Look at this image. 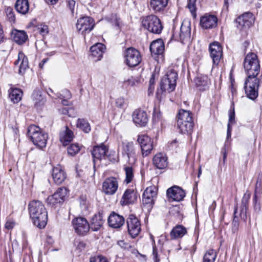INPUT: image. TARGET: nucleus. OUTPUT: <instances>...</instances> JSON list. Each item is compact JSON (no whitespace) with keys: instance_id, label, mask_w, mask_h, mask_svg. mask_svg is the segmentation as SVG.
I'll use <instances>...</instances> for the list:
<instances>
[{"instance_id":"obj_13","label":"nucleus","mask_w":262,"mask_h":262,"mask_svg":"<svg viewBox=\"0 0 262 262\" xmlns=\"http://www.w3.org/2000/svg\"><path fill=\"white\" fill-rule=\"evenodd\" d=\"M157 189L155 187H147L144 191L142 195L143 204L146 205L147 208H151L155 203L157 196Z\"/></svg>"},{"instance_id":"obj_29","label":"nucleus","mask_w":262,"mask_h":262,"mask_svg":"<svg viewBox=\"0 0 262 262\" xmlns=\"http://www.w3.org/2000/svg\"><path fill=\"white\" fill-rule=\"evenodd\" d=\"M136 199V193L134 190L132 189H127L125 190L122 197L121 203L122 205L133 204L135 202Z\"/></svg>"},{"instance_id":"obj_64","label":"nucleus","mask_w":262,"mask_h":262,"mask_svg":"<svg viewBox=\"0 0 262 262\" xmlns=\"http://www.w3.org/2000/svg\"><path fill=\"white\" fill-rule=\"evenodd\" d=\"M126 82L128 83V84H130V85L133 86L135 84V81L133 78L129 79Z\"/></svg>"},{"instance_id":"obj_31","label":"nucleus","mask_w":262,"mask_h":262,"mask_svg":"<svg viewBox=\"0 0 262 262\" xmlns=\"http://www.w3.org/2000/svg\"><path fill=\"white\" fill-rule=\"evenodd\" d=\"M193 125V121L182 122L181 120L177 121V126L180 129V132L183 134L190 135L192 132Z\"/></svg>"},{"instance_id":"obj_60","label":"nucleus","mask_w":262,"mask_h":262,"mask_svg":"<svg viewBox=\"0 0 262 262\" xmlns=\"http://www.w3.org/2000/svg\"><path fill=\"white\" fill-rule=\"evenodd\" d=\"M154 89H155L154 85H149L148 90V94L149 95L150 94L152 93V92L154 91Z\"/></svg>"},{"instance_id":"obj_2","label":"nucleus","mask_w":262,"mask_h":262,"mask_svg":"<svg viewBox=\"0 0 262 262\" xmlns=\"http://www.w3.org/2000/svg\"><path fill=\"white\" fill-rule=\"evenodd\" d=\"M244 67L247 78L256 77L260 71L259 61L257 55L252 52L247 54L244 59Z\"/></svg>"},{"instance_id":"obj_46","label":"nucleus","mask_w":262,"mask_h":262,"mask_svg":"<svg viewBox=\"0 0 262 262\" xmlns=\"http://www.w3.org/2000/svg\"><path fill=\"white\" fill-rule=\"evenodd\" d=\"M68 153L71 156H74L80 150V147L77 144H73L68 147Z\"/></svg>"},{"instance_id":"obj_20","label":"nucleus","mask_w":262,"mask_h":262,"mask_svg":"<svg viewBox=\"0 0 262 262\" xmlns=\"http://www.w3.org/2000/svg\"><path fill=\"white\" fill-rule=\"evenodd\" d=\"M167 195L173 201H180L185 196L184 191L178 186H173L167 190Z\"/></svg>"},{"instance_id":"obj_18","label":"nucleus","mask_w":262,"mask_h":262,"mask_svg":"<svg viewBox=\"0 0 262 262\" xmlns=\"http://www.w3.org/2000/svg\"><path fill=\"white\" fill-rule=\"evenodd\" d=\"M134 122L140 126H145L148 121L146 112L141 109L136 110L133 114Z\"/></svg>"},{"instance_id":"obj_36","label":"nucleus","mask_w":262,"mask_h":262,"mask_svg":"<svg viewBox=\"0 0 262 262\" xmlns=\"http://www.w3.org/2000/svg\"><path fill=\"white\" fill-rule=\"evenodd\" d=\"M11 35L13 40L19 45L24 43L28 38L27 34L24 31L15 30L12 32Z\"/></svg>"},{"instance_id":"obj_22","label":"nucleus","mask_w":262,"mask_h":262,"mask_svg":"<svg viewBox=\"0 0 262 262\" xmlns=\"http://www.w3.org/2000/svg\"><path fill=\"white\" fill-rule=\"evenodd\" d=\"M52 176L54 182L59 185L65 180L67 174L61 166L60 165H57L53 168Z\"/></svg>"},{"instance_id":"obj_53","label":"nucleus","mask_w":262,"mask_h":262,"mask_svg":"<svg viewBox=\"0 0 262 262\" xmlns=\"http://www.w3.org/2000/svg\"><path fill=\"white\" fill-rule=\"evenodd\" d=\"M68 6L72 13H74V10L75 6V2L74 0H66Z\"/></svg>"},{"instance_id":"obj_38","label":"nucleus","mask_w":262,"mask_h":262,"mask_svg":"<svg viewBox=\"0 0 262 262\" xmlns=\"http://www.w3.org/2000/svg\"><path fill=\"white\" fill-rule=\"evenodd\" d=\"M177 117V121L181 120L182 122H186L187 121H193L192 113L188 111L180 110Z\"/></svg>"},{"instance_id":"obj_17","label":"nucleus","mask_w":262,"mask_h":262,"mask_svg":"<svg viewBox=\"0 0 262 262\" xmlns=\"http://www.w3.org/2000/svg\"><path fill=\"white\" fill-rule=\"evenodd\" d=\"M217 20L215 15L206 13L200 18V24L203 29H210L217 26Z\"/></svg>"},{"instance_id":"obj_40","label":"nucleus","mask_w":262,"mask_h":262,"mask_svg":"<svg viewBox=\"0 0 262 262\" xmlns=\"http://www.w3.org/2000/svg\"><path fill=\"white\" fill-rule=\"evenodd\" d=\"M195 82L198 87L202 86L203 88L200 90H204L208 86L210 81L207 76H201L196 77L195 79Z\"/></svg>"},{"instance_id":"obj_19","label":"nucleus","mask_w":262,"mask_h":262,"mask_svg":"<svg viewBox=\"0 0 262 262\" xmlns=\"http://www.w3.org/2000/svg\"><path fill=\"white\" fill-rule=\"evenodd\" d=\"M190 23L188 21H183L182 23L179 34L180 41L182 43H185L186 42L189 41L190 40Z\"/></svg>"},{"instance_id":"obj_44","label":"nucleus","mask_w":262,"mask_h":262,"mask_svg":"<svg viewBox=\"0 0 262 262\" xmlns=\"http://www.w3.org/2000/svg\"><path fill=\"white\" fill-rule=\"evenodd\" d=\"M5 13L7 20L11 23H14L15 21V16L13 9L8 7L5 9Z\"/></svg>"},{"instance_id":"obj_61","label":"nucleus","mask_w":262,"mask_h":262,"mask_svg":"<svg viewBox=\"0 0 262 262\" xmlns=\"http://www.w3.org/2000/svg\"><path fill=\"white\" fill-rule=\"evenodd\" d=\"M149 85H154L155 84V76L154 75H152L151 77L150 78Z\"/></svg>"},{"instance_id":"obj_63","label":"nucleus","mask_w":262,"mask_h":262,"mask_svg":"<svg viewBox=\"0 0 262 262\" xmlns=\"http://www.w3.org/2000/svg\"><path fill=\"white\" fill-rule=\"evenodd\" d=\"M48 58H45L42 59V60L41 61V62L39 64V66L40 68H42L44 64L48 61Z\"/></svg>"},{"instance_id":"obj_45","label":"nucleus","mask_w":262,"mask_h":262,"mask_svg":"<svg viewBox=\"0 0 262 262\" xmlns=\"http://www.w3.org/2000/svg\"><path fill=\"white\" fill-rule=\"evenodd\" d=\"M235 123V111L233 103L231 106L229 111V120L227 126L231 127Z\"/></svg>"},{"instance_id":"obj_7","label":"nucleus","mask_w":262,"mask_h":262,"mask_svg":"<svg viewBox=\"0 0 262 262\" xmlns=\"http://www.w3.org/2000/svg\"><path fill=\"white\" fill-rule=\"evenodd\" d=\"M125 63L130 67L138 66L141 61L140 52L134 48H127L124 53Z\"/></svg>"},{"instance_id":"obj_62","label":"nucleus","mask_w":262,"mask_h":262,"mask_svg":"<svg viewBox=\"0 0 262 262\" xmlns=\"http://www.w3.org/2000/svg\"><path fill=\"white\" fill-rule=\"evenodd\" d=\"M48 4L51 5H55L57 3L58 0H45Z\"/></svg>"},{"instance_id":"obj_27","label":"nucleus","mask_w":262,"mask_h":262,"mask_svg":"<svg viewBox=\"0 0 262 262\" xmlns=\"http://www.w3.org/2000/svg\"><path fill=\"white\" fill-rule=\"evenodd\" d=\"M14 64H19L18 73L21 75L24 74L26 70L28 68V58L23 52H19L18 59L14 62Z\"/></svg>"},{"instance_id":"obj_12","label":"nucleus","mask_w":262,"mask_h":262,"mask_svg":"<svg viewBox=\"0 0 262 262\" xmlns=\"http://www.w3.org/2000/svg\"><path fill=\"white\" fill-rule=\"evenodd\" d=\"M236 21L237 27L240 30H245L250 27L254 22V17L251 12H246L238 17Z\"/></svg>"},{"instance_id":"obj_34","label":"nucleus","mask_w":262,"mask_h":262,"mask_svg":"<svg viewBox=\"0 0 262 262\" xmlns=\"http://www.w3.org/2000/svg\"><path fill=\"white\" fill-rule=\"evenodd\" d=\"M16 10L21 14H26L29 10V5L28 0H17L15 4Z\"/></svg>"},{"instance_id":"obj_57","label":"nucleus","mask_w":262,"mask_h":262,"mask_svg":"<svg viewBox=\"0 0 262 262\" xmlns=\"http://www.w3.org/2000/svg\"><path fill=\"white\" fill-rule=\"evenodd\" d=\"M231 130H232V127L227 126V139H229L231 137Z\"/></svg>"},{"instance_id":"obj_16","label":"nucleus","mask_w":262,"mask_h":262,"mask_svg":"<svg viewBox=\"0 0 262 262\" xmlns=\"http://www.w3.org/2000/svg\"><path fill=\"white\" fill-rule=\"evenodd\" d=\"M209 52L214 64L217 65L222 56V47L217 41L210 44Z\"/></svg>"},{"instance_id":"obj_41","label":"nucleus","mask_w":262,"mask_h":262,"mask_svg":"<svg viewBox=\"0 0 262 262\" xmlns=\"http://www.w3.org/2000/svg\"><path fill=\"white\" fill-rule=\"evenodd\" d=\"M77 127L88 133L91 130V127L88 121L84 119H78L77 121Z\"/></svg>"},{"instance_id":"obj_4","label":"nucleus","mask_w":262,"mask_h":262,"mask_svg":"<svg viewBox=\"0 0 262 262\" xmlns=\"http://www.w3.org/2000/svg\"><path fill=\"white\" fill-rule=\"evenodd\" d=\"M178 74L174 70L168 71L164 76L160 82V89L162 92L170 93L174 91L177 84Z\"/></svg>"},{"instance_id":"obj_56","label":"nucleus","mask_w":262,"mask_h":262,"mask_svg":"<svg viewBox=\"0 0 262 262\" xmlns=\"http://www.w3.org/2000/svg\"><path fill=\"white\" fill-rule=\"evenodd\" d=\"M5 39L4 31L1 24H0V43L3 42Z\"/></svg>"},{"instance_id":"obj_21","label":"nucleus","mask_w":262,"mask_h":262,"mask_svg":"<svg viewBox=\"0 0 262 262\" xmlns=\"http://www.w3.org/2000/svg\"><path fill=\"white\" fill-rule=\"evenodd\" d=\"M105 47L101 43H97L91 47L90 49L91 56L95 61L100 60L102 57L105 51Z\"/></svg>"},{"instance_id":"obj_25","label":"nucleus","mask_w":262,"mask_h":262,"mask_svg":"<svg viewBox=\"0 0 262 262\" xmlns=\"http://www.w3.org/2000/svg\"><path fill=\"white\" fill-rule=\"evenodd\" d=\"M107 151L108 148L104 145L94 147L92 151L94 163H95L96 160H100L104 158Z\"/></svg>"},{"instance_id":"obj_55","label":"nucleus","mask_w":262,"mask_h":262,"mask_svg":"<svg viewBox=\"0 0 262 262\" xmlns=\"http://www.w3.org/2000/svg\"><path fill=\"white\" fill-rule=\"evenodd\" d=\"M14 226V223L12 221H8L5 224L6 228L8 229H11L13 228Z\"/></svg>"},{"instance_id":"obj_28","label":"nucleus","mask_w":262,"mask_h":262,"mask_svg":"<svg viewBox=\"0 0 262 262\" xmlns=\"http://www.w3.org/2000/svg\"><path fill=\"white\" fill-rule=\"evenodd\" d=\"M122 149L123 154L127 156L129 161L130 160H132L134 162L135 161L136 152L133 142L123 143Z\"/></svg>"},{"instance_id":"obj_6","label":"nucleus","mask_w":262,"mask_h":262,"mask_svg":"<svg viewBox=\"0 0 262 262\" xmlns=\"http://www.w3.org/2000/svg\"><path fill=\"white\" fill-rule=\"evenodd\" d=\"M259 80L257 77L247 78L245 82V91L247 97L255 100L258 96Z\"/></svg>"},{"instance_id":"obj_59","label":"nucleus","mask_w":262,"mask_h":262,"mask_svg":"<svg viewBox=\"0 0 262 262\" xmlns=\"http://www.w3.org/2000/svg\"><path fill=\"white\" fill-rule=\"evenodd\" d=\"M63 93L65 95V97H66L67 98L69 99L71 98V94L69 91L66 90L63 92Z\"/></svg>"},{"instance_id":"obj_8","label":"nucleus","mask_w":262,"mask_h":262,"mask_svg":"<svg viewBox=\"0 0 262 262\" xmlns=\"http://www.w3.org/2000/svg\"><path fill=\"white\" fill-rule=\"evenodd\" d=\"M94 26V19L91 17L85 16L77 20L76 28L79 32L84 35L92 31Z\"/></svg>"},{"instance_id":"obj_50","label":"nucleus","mask_w":262,"mask_h":262,"mask_svg":"<svg viewBox=\"0 0 262 262\" xmlns=\"http://www.w3.org/2000/svg\"><path fill=\"white\" fill-rule=\"evenodd\" d=\"M238 227L239 223L238 221L235 220V216H234V218L232 223V231L233 233H235L236 232H237L238 230Z\"/></svg>"},{"instance_id":"obj_43","label":"nucleus","mask_w":262,"mask_h":262,"mask_svg":"<svg viewBox=\"0 0 262 262\" xmlns=\"http://www.w3.org/2000/svg\"><path fill=\"white\" fill-rule=\"evenodd\" d=\"M124 169L125 172V179L124 182L126 184H128L133 181L134 177L133 169L131 166H125Z\"/></svg>"},{"instance_id":"obj_1","label":"nucleus","mask_w":262,"mask_h":262,"mask_svg":"<svg viewBox=\"0 0 262 262\" xmlns=\"http://www.w3.org/2000/svg\"><path fill=\"white\" fill-rule=\"evenodd\" d=\"M29 211L34 225L43 228L47 223V211L43 204L39 201L33 200L29 204Z\"/></svg>"},{"instance_id":"obj_42","label":"nucleus","mask_w":262,"mask_h":262,"mask_svg":"<svg viewBox=\"0 0 262 262\" xmlns=\"http://www.w3.org/2000/svg\"><path fill=\"white\" fill-rule=\"evenodd\" d=\"M216 257V252L213 249H210L205 254L203 262H214Z\"/></svg>"},{"instance_id":"obj_33","label":"nucleus","mask_w":262,"mask_h":262,"mask_svg":"<svg viewBox=\"0 0 262 262\" xmlns=\"http://www.w3.org/2000/svg\"><path fill=\"white\" fill-rule=\"evenodd\" d=\"M187 233L186 228L182 225H177L171 231L170 233L171 239H176L182 237Z\"/></svg>"},{"instance_id":"obj_26","label":"nucleus","mask_w":262,"mask_h":262,"mask_svg":"<svg viewBox=\"0 0 262 262\" xmlns=\"http://www.w3.org/2000/svg\"><path fill=\"white\" fill-rule=\"evenodd\" d=\"M164 43L161 39L153 41L150 45L149 49L152 55H160L164 51Z\"/></svg>"},{"instance_id":"obj_9","label":"nucleus","mask_w":262,"mask_h":262,"mask_svg":"<svg viewBox=\"0 0 262 262\" xmlns=\"http://www.w3.org/2000/svg\"><path fill=\"white\" fill-rule=\"evenodd\" d=\"M128 232L134 238L141 231V224L139 219L134 214H130L126 220Z\"/></svg>"},{"instance_id":"obj_35","label":"nucleus","mask_w":262,"mask_h":262,"mask_svg":"<svg viewBox=\"0 0 262 262\" xmlns=\"http://www.w3.org/2000/svg\"><path fill=\"white\" fill-rule=\"evenodd\" d=\"M168 0H150V6L155 12L162 11L167 5Z\"/></svg>"},{"instance_id":"obj_3","label":"nucleus","mask_w":262,"mask_h":262,"mask_svg":"<svg viewBox=\"0 0 262 262\" xmlns=\"http://www.w3.org/2000/svg\"><path fill=\"white\" fill-rule=\"evenodd\" d=\"M27 135L35 145L39 148L46 147L48 135L38 126L30 125L28 128Z\"/></svg>"},{"instance_id":"obj_32","label":"nucleus","mask_w":262,"mask_h":262,"mask_svg":"<svg viewBox=\"0 0 262 262\" xmlns=\"http://www.w3.org/2000/svg\"><path fill=\"white\" fill-rule=\"evenodd\" d=\"M104 222L102 214H96L92 219L90 228L93 231H97L102 226Z\"/></svg>"},{"instance_id":"obj_24","label":"nucleus","mask_w":262,"mask_h":262,"mask_svg":"<svg viewBox=\"0 0 262 262\" xmlns=\"http://www.w3.org/2000/svg\"><path fill=\"white\" fill-rule=\"evenodd\" d=\"M124 219L122 216L114 212H112L108 218L109 226L113 228H119L124 223Z\"/></svg>"},{"instance_id":"obj_39","label":"nucleus","mask_w":262,"mask_h":262,"mask_svg":"<svg viewBox=\"0 0 262 262\" xmlns=\"http://www.w3.org/2000/svg\"><path fill=\"white\" fill-rule=\"evenodd\" d=\"M251 196L249 192L247 191L244 194L242 200V204L241 206V215L244 214L246 215V211L248 208L249 201Z\"/></svg>"},{"instance_id":"obj_10","label":"nucleus","mask_w":262,"mask_h":262,"mask_svg":"<svg viewBox=\"0 0 262 262\" xmlns=\"http://www.w3.org/2000/svg\"><path fill=\"white\" fill-rule=\"evenodd\" d=\"M72 224L75 232L79 235H85L90 229V225L84 217L74 219L72 221Z\"/></svg>"},{"instance_id":"obj_51","label":"nucleus","mask_w":262,"mask_h":262,"mask_svg":"<svg viewBox=\"0 0 262 262\" xmlns=\"http://www.w3.org/2000/svg\"><path fill=\"white\" fill-rule=\"evenodd\" d=\"M39 32L40 34L44 36L48 32V27L47 25H40V27L38 28Z\"/></svg>"},{"instance_id":"obj_54","label":"nucleus","mask_w":262,"mask_h":262,"mask_svg":"<svg viewBox=\"0 0 262 262\" xmlns=\"http://www.w3.org/2000/svg\"><path fill=\"white\" fill-rule=\"evenodd\" d=\"M253 200L254 202V209L255 211L259 212L260 209V205L259 204L257 203V198L256 199L255 201V196H254Z\"/></svg>"},{"instance_id":"obj_14","label":"nucleus","mask_w":262,"mask_h":262,"mask_svg":"<svg viewBox=\"0 0 262 262\" xmlns=\"http://www.w3.org/2000/svg\"><path fill=\"white\" fill-rule=\"evenodd\" d=\"M67 189L65 187H60L52 195L48 196L47 202L48 204L55 205L64 201L66 196L67 195Z\"/></svg>"},{"instance_id":"obj_30","label":"nucleus","mask_w":262,"mask_h":262,"mask_svg":"<svg viewBox=\"0 0 262 262\" xmlns=\"http://www.w3.org/2000/svg\"><path fill=\"white\" fill-rule=\"evenodd\" d=\"M73 133L68 126H66L60 133V141L63 146L67 145L73 140Z\"/></svg>"},{"instance_id":"obj_49","label":"nucleus","mask_w":262,"mask_h":262,"mask_svg":"<svg viewBox=\"0 0 262 262\" xmlns=\"http://www.w3.org/2000/svg\"><path fill=\"white\" fill-rule=\"evenodd\" d=\"M90 262H108L107 259L103 256H94L90 259Z\"/></svg>"},{"instance_id":"obj_15","label":"nucleus","mask_w":262,"mask_h":262,"mask_svg":"<svg viewBox=\"0 0 262 262\" xmlns=\"http://www.w3.org/2000/svg\"><path fill=\"white\" fill-rule=\"evenodd\" d=\"M118 188V183L114 177H110L105 180L102 184V191L107 195H113Z\"/></svg>"},{"instance_id":"obj_47","label":"nucleus","mask_w":262,"mask_h":262,"mask_svg":"<svg viewBox=\"0 0 262 262\" xmlns=\"http://www.w3.org/2000/svg\"><path fill=\"white\" fill-rule=\"evenodd\" d=\"M262 182L260 179H258L257 180L256 186H255V193H254V196H255V200H256V199L258 197V195H260L261 194H262Z\"/></svg>"},{"instance_id":"obj_58","label":"nucleus","mask_w":262,"mask_h":262,"mask_svg":"<svg viewBox=\"0 0 262 262\" xmlns=\"http://www.w3.org/2000/svg\"><path fill=\"white\" fill-rule=\"evenodd\" d=\"M85 247V244L83 242H79L77 245V247L80 249Z\"/></svg>"},{"instance_id":"obj_11","label":"nucleus","mask_w":262,"mask_h":262,"mask_svg":"<svg viewBox=\"0 0 262 262\" xmlns=\"http://www.w3.org/2000/svg\"><path fill=\"white\" fill-rule=\"evenodd\" d=\"M137 141L140 145L143 156H147L150 154L153 149V142L150 137L146 135H140Z\"/></svg>"},{"instance_id":"obj_5","label":"nucleus","mask_w":262,"mask_h":262,"mask_svg":"<svg viewBox=\"0 0 262 262\" xmlns=\"http://www.w3.org/2000/svg\"><path fill=\"white\" fill-rule=\"evenodd\" d=\"M142 24L144 28L154 34H160L163 29L161 20L154 15H150L144 18Z\"/></svg>"},{"instance_id":"obj_37","label":"nucleus","mask_w":262,"mask_h":262,"mask_svg":"<svg viewBox=\"0 0 262 262\" xmlns=\"http://www.w3.org/2000/svg\"><path fill=\"white\" fill-rule=\"evenodd\" d=\"M23 92L19 89H11L9 91V98L14 103H18L21 99Z\"/></svg>"},{"instance_id":"obj_48","label":"nucleus","mask_w":262,"mask_h":262,"mask_svg":"<svg viewBox=\"0 0 262 262\" xmlns=\"http://www.w3.org/2000/svg\"><path fill=\"white\" fill-rule=\"evenodd\" d=\"M196 0H188L187 7L189 9L191 13L193 16L196 15V7H195Z\"/></svg>"},{"instance_id":"obj_23","label":"nucleus","mask_w":262,"mask_h":262,"mask_svg":"<svg viewBox=\"0 0 262 262\" xmlns=\"http://www.w3.org/2000/svg\"><path fill=\"white\" fill-rule=\"evenodd\" d=\"M167 157L164 153L157 154L152 159L154 165L158 169H163L168 165Z\"/></svg>"},{"instance_id":"obj_52","label":"nucleus","mask_w":262,"mask_h":262,"mask_svg":"<svg viewBox=\"0 0 262 262\" xmlns=\"http://www.w3.org/2000/svg\"><path fill=\"white\" fill-rule=\"evenodd\" d=\"M125 103L124 99L122 97L118 98L116 99V104L117 107L123 108Z\"/></svg>"}]
</instances>
